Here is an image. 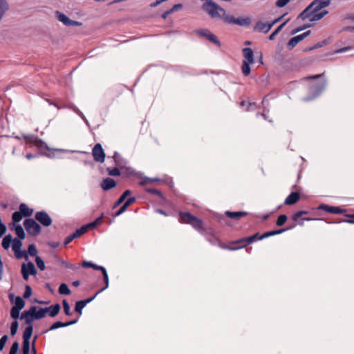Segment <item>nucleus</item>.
I'll return each mask as SVG.
<instances>
[{
	"label": "nucleus",
	"mask_w": 354,
	"mask_h": 354,
	"mask_svg": "<svg viewBox=\"0 0 354 354\" xmlns=\"http://www.w3.org/2000/svg\"><path fill=\"white\" fill-rule=\"evenodd\" d=\"M60 308L61 307L59 304L46 308H38L37 306H32L29 308L28 314L30 317L36 318V319H41L45 317L47 313L50 317H54L59 313Z\"/></svg>",
	"instance_id": "nucleus-1"
},
{
	"label": "nucleus",
	"mask_w": 354,
	"mask_h": 354,
	"mask_svg": "<svg viewBox=\"0 0 354 354\" xmlns=\"http://www.w3.org/2000/svg\"><path fill=\"white\" fill-rule=\"evenodd\" d=\"M178 221L181 223L189 224L202 234H205L202 219L195 216L189 212L180 211L178 212Z\"/></svg>",
	"instance_id": "nucleus-2"
},
{
	"label": "nucleus",
	"mask_w": 354,
	"mask_h": 354,
	"mask_svg": "<svg viewBox=\"0 0 354 354\" xmlns=\"http://www.w3.org/2000/svg\"><path fill=\"white\" fill-rule=\"evenodd\" d=\"M22 138L26 140V143H32L37 148L48 151V152H41V153L48 158H54L55 156V153L56 151H65V150L63 149H50L44 140L34 135L23 134Z\"/></svg>",
	"instance_id": "nucleus-3"
},
{
	"label": "nucleus",
	"mask_w": 354,
	"mask_h": 354,
	"mask_svg": "<svg viewBox=\"0 0 354 354\" xmlns=\"http://www.w3.org/2000/svg\"><path fill=\"white\" fill-rule=\"evenodd\" d=\"M326 86V80H322L315 83L311 84L308 87V95L304 97V102H310L320 95Z\"/></svg>",
	"instance_id": "nucleus-4"
},
{
	"label": "nucleus",
	"mask_w": 354,
	"mask_h": 354,
	"mask_svg": "<svg viewBox=\"0 0 354 354\" xmlns=\"http://www.w3.org/2000/svg\"><path fill=\"white\" fill-rule=\"evenodd\" d=\"M48 263H52L55 266H95L97 264L93 263L92 261H88L86 260L82 261L78 263H71L68 262V260H64L63 259L59 258L58 256L53 254L50 260L47 261Z\"/></svg>",
	"instance_id": "nucleus-5"
},
{
	"label": "nucleus",
	"mask_w": 354,
	"mask_h": 354,
	"mask_svg": "<svg viewBox=\"0 0 354 354\" xmlns=\"http://www.w3.org/2000/svg\"><path fill=\"white\" fill-rule=\"evenodd\" d=\"M29 310H25L21 313V319L25 321L26 324L28 326L25 328L23 333V341H30L32 334L33 327L32 323L34 320H37L36 318L30 317Z\"/></svg>",
	"instance_id": "nucleus-6"
},
{
	"label": "nucleus",
	"mask_w": 354,
	"mask_h": 354,
	"mask_svg": "<svg viewBox=\"0 0 354 354\" xmlns=\"http://www.w3.org/2000/svg\"><path fill=\"white\" fill-rule=\"evenodd\" d=\"M248 212L244 211H239V212H231L226 211L224 215L219 214L216 216V218L219 223L221 224H225L226 225H230V223L227 221L226 217L234 219L235 221H239L241 217L247 216Z\"/></svg>",
	"instance_id": "nucleus-7"
},
{
	"label": "nucleus",
	"mask_w": 354,
	"mask_h": 354,
	"mask_svg": "<svg viewBox=\"0 0 354 354\" xmlns=\"http://www.w3.org/2000/svg\"><path fill=\"white\" fill-rule=\"evenodd\" d=\"M24 226L28 235L32 236H36L41 232V225L35 218H26L24 221Z\"/></svg>",
	"instance_id": "nucleus-8"
},
{
	"label": "nucleus",
	"mask_w": 354,
	"mask_h": 354,
	"mask_svg": "<svg viewBox=\"0 0 354 354\" xmlns=\"http://www.w3.org/2000/svg\"><path fill=\"white\" fill-rule=\"evenodd\" d=\"M36 221L44 227H49L52 225L53 220L49 214L44 210L37 212L35 214Z\"/></svg>",
	"instance_id": "nucleus-9"
},
{
	"label": "nucleus",
	"mask_w": 354,
	"mask_h": 354,
	"mask_svg": "<svg viewBox=\"0 0 354 354\" xmlns=\"http://www.w3.org/2000/svg\"><path fill=\"white\" fill-rule=\"evenodd\" d=\"M194 32L201 37L206 38L209 41L216 44L217 46L220 47L221 46V43L218 39V37L214 34H213L209 30L203 28L196 30Z\"/></svg>",
	"instance_id": "nucleus-10"
},
{
	"label": "nucleus",
	"mask_w": 354,
	"mask_h": 354,
	"mask_svg": "<svg viewBox=\"0 0 354 354\" xmlns=\"http://www.w3.org/2000/svg\"><path fill=\"white\" fill-rule=\"evenodd\" d=\"M55 17L59 21L62 22L64 26L68 27L81 26L82 25V22L72 20L65 14L58 10L55 12Z\"/></svg>",
	"instance_id": "nucleus-11"
},
{
	"label": "nucleus",
	"mask_w": 354,
	"mask_h": 354,
	"mask_svg": "<svg viewBox=\"0 0 354 354\" xmlns=\"http://www.w3.org/2000/svg\"><path fill=\"white\" fill-rule=\"evenodd\" d=\"M92 156L95 161L100 163L104 162L106 154L100 143L94 145L92 149Z\"/></svg>",
	"instance_id": "nucleus-12"
},
{
	"label": "nucleus",
	"mask_w": 354,
	"mask_h": 354,
	"mask_svg": "<svg viewBox=\"0 0 354 354\" xmlns=\"http://www.w3.org/2000/svg\"><path fill=\"white\" fill-rule=\"evenodd\" d=\"M136 201V198L135 196L128 198L125 202L123 203L122 205L119 208V209L115 212L113 216L117 217L123 214L127 210V209Z\"/></svg>",
	"instance_id": "nucleus-13"
},
{
	"label": "nucleus",
	"mask_w": 354,
	"mask_h": 354,
	"mask_svg": "<svg viewBox=\"0 0 354 354\" xmlns=\"http://www.w3.org/2000/svg\"><path fill=\"white\" fill-rule=\"evenodd\" d=\"M341 207L339 206H330L329 205L322 203L318 207V209H322L330 214H339L341 212Z\"/></svg>",
	"instance_id": "nucleus-14"
},
{
	"label": "nucleus",
	"mask_w": 354,
	"mask_h": 354,
	"mask_svg": "<svg viewBox=\"0 0 354 354\" xmlns=\"http://www.w3.org/2000/svg\"><path fill=\"white\" fill-rule=\"evenodd\" d=\"M100 186L104 191L106 192L115 188L117 186V182L114 179L107 177L102 180Z\"/></svg>",
	"instance_id": "nucleus-15"
},
{
	"label": "nucleus",
	"mask_w": 354,
	"mask_h": 354,
	"mask_svg": "<svg viewBox=\"0 0 354 354\" xmlns=\"http://www.w3.org/2000/svg\"><path fill=\"white\" fill-rule=\"evenodd\" d=\"M247 246L245 238H241L231 243V245L225 248H227L230 250H236L241 248H245Z\"/></svg>",
	"instance_id": "nucleus-16"
},
{
	"label": "nucleus",
	"mask_w": 354,
	"mask_h": 354,
	"mask_svg": "<svg viewBox=\"0 0 354 354\" xmlns=\"http://www.w3.org/2000/svg\"><path fill=\"white\" fill-rule=\"evenodd\" d=\"M300 193L298 192H292L286 198L284 205H292L297 203L300 199Z\"/></svg>",
	"instance_id": "nucleus-17"
},
{
	"label": "nucleus",
	"mask_w": 354,
	"mask_h": 354,
	"mask_svg": "<svg viewBox=\"0 0 354 354\" xmlns=\"http://www.w3.org/2000/svg\"><path fill=\"white\" fill-rule=\"evenodd\" d=\"M243 55L244 57L243 62H249L251 64L254 63V52L251 48L246 47L242 50Z\"/></svg>",
	"instance_id": "nucleus-18"
},
{
	"label": "nucleus",
	"mask_w": 354,
	"mask_h": 354,
	"mask_svg": "<svg viewBox=\"0 0 354 354\" xmlns=\"http://www.w3.org/2000/svg\"><path fill=\"white\" fill-rule=\"evenodd\" d=\"M95 270H99L102 272V274H103V279L105 283V286L102 288L100 290H99L95 295L97 296L98 294L106 290L109 287V277L107 272L104 267H92Z\"/></svg>",
	"instance_id": "nucleus-19"
},
{
	"label": "nucleus",
	"mask_w": 354,
	"mask_h": 354,
	"mask_svg": "<svg viewBox=\"0 0 354 354\" xmlns=\"http://www.w3.org/2000/svg\"><path fill=\"white\" fill-rule=\"evenodd\" d=\"M19 211L24 217L29 218L33 214V209L30 208L26 203H21L19 206Z\"/></svg>",
	"instance_id": "nucleus-20"
},
{
	"label": "nucleus",
	"mask_w": 354,
	"mask_h": 354,
	"mask_svg": "<svg viewBox=\"0 0 354 354\" xmlns=\"http://www.w3.org/2000/svg\"><path fill=\"white\" fill-rule=\"evenodd\" d=\"M96 296L94 295L93 297L86 299L85 300H81L77 301L75 304V310L80 315L82 314V309L86 306V305L91 301H92Z\"/></svg>",
	"instance_id": "nucleus-21"
},
{
	"label": "nucleus",
	"mask_w": 354,
	"mask_h": 354,
	"mask_svg": "<svg viewBox=\"0 0 354 354\" xmlns=\"http://www.w3.org/2000/svg\"><path fill=\"white\" fill-rule=\"evenodd\" d=\"M77 322V319L71 320L68 322H62L58 321V322H56L54 324H53L48 330H53L57 329L59 328L66 327V326L76 324Z\"/></svg>",
	"instance_id": "nucleus-22"
},
{
	"label": "nucleus",
	"mask_w": 354,
	"mask_h": 354,
	"mask_svg": "<svg viewBox=\"0 0 354 354\" xmlns=\"http://www.w3.org/2000/svg\"><path fill=\"white\" fill-rule=\"evenodd\" d=\"M21 274L23 275V278L27 281L30 274H37L36 267H21Z\"/></svg>",
	"instance_id": "nucleus-23"
},
{
	"label": "nucleus",
	"mask_w": 354,
	"mask_h": 354,
	"mask_svg": "<svg viewBox=\"0 0 354 354\" xmlns=\"http://www.w3.org/2000/svg\"><path fill=\"white\" fill-rule=\"evenodd\" d=\"M113 158L115 166L120 167L121 169L125 167L127 161L118 153V152H114Z\"/></svg>",
	"instance_id": "nucleus-24"
},
{
	"label": "nucleus",
	"mask_w": 354,
	"mask_h": 354,
	"mask_svg": "<svg viewBox=\"0 0 354 354\" xmlns=\"http://www.w3.org/2000/svg\"><path fill=\"white\" fill-rule=\"evenodd\" d=\"M10 230H15L17 239L24 240L26 238V233L21 225L11 226Z\"/></svg>",
	"instance_id": "nucleus-25"
},
{
	"label": "nucleus",
	"mask_w": 354,
	"mask_h": 354,
	"mask_svg": "<svg viewBox=\"0 0 354 354\" xmlns=\"http://www.w3.org/2000/svg\"><path fill=\"white\" fill-rule=\"evenodd\" d=\"M131 194V191L130 189H126L118 198V199L113 204V208L115 209L118 207L122 203H124L127 198Z\"/></svg>",
	"instance_id": "nucleus-26"
},
{
	"label": "nucleus",
	"mask_w": 354,
	"mask_h": 354,
	"mask_svg": "<svg viewBox=\"0 0 354 354\" xmlns=\"http://www.w3.org/2000/svg\"><path fill=\"white\" fill-rule=\"evenodd\" d=\"M253 30L254 32H263L267 33L268 32V30H267L266 23L263 22L261 21H258L254 26L253 27Z\"/></svg>",
	"instance_id": "nucleus-27"
},
{
	"label": "nucleus",
	"mask_w": 354,
	"mask_h": 354,
	"mask_svg": "<svg viewBox=\"0 0 354 354\" xmlns=\"http://www.w3.org/2000/svg\"><path fill=\"white\" fill-rule=\"evenodd\" d=\"M104 218V213L97 217L95 221L84 225L86 227L87 230L90 229H95L102 223V218Z\"/></svg>",
	"instance_id": "nucleus-28"
},
{
	"label": "nucleus",
	"mask_w": 354,
	"mask_h": 354,
	"mask_svg": "<svg viewBox=\"0 0 354 354\" xmlns=\"http://www.w3.org/2000/svg\"><path fill=\"white\" fill-rule=\"evenodd\" d=\"M315 13L313 10L310 9V6H307L297 17V19H301L302 20H305L306 19H310L313 14Z\"/></svg>",
	"instance_id": "nucleus-29"
},
{
	"label": "nucleus",
	"mask_w": 354,
	"mask_h": 354,
	"mask_svg": "<svg viewBox=\"0 0 354 354\" xmlns=\"http://www.w3.org/2000/svg\"><path fill=\"white\" fill-rule=\"evenodd\" d=\"M303 39L300 35L295 36L290 39L287 44V47L288 48L289 50H292L297 45L298 43H299Z\"/></svg>",
	"instance_id": "nucleus-30"
},
{
	"label": "nucleus",
	"mask_w": 354,
	"mask_h": 354,
	"mask_svg": "<svg viewBox=\"0 0 354 354\" xmlns=\"http://www.w3.org/2000/svg\"><path fill=\"white\" fill-rule=\"evenodd\" d=\"M330 37H328L327 39H325L321 41H319V42L316 43L315 44H314L313 46L309 47L308 48H307L306 50V51L313 50L315 49L326 46L328 44H330Z\"/></svg>",
	"instance_id": "nucleus-31"
},
{
	"label": "nucleus",
	"mask_w": 354,
	"mask_h": 354,
	"mask_svg": "<svg viewBox=\"0 0 354 354\" xmlns=\"http://www.w3.org/2000/svg\"><path fill=\"white\" fill-rule=\"evenodd\" d=\"M12 242H13V238L12 235L10 234H7L3 238L1 243L2 247L4 250H7L10 248Z\"/></svg>",
	"instance_id": "nucleus-32"
},
{
	"label": "nucleus",
	"mask_w": 354,
	"mask_h": 354,
	"mask_svg": "<svg viewBox=\"0 0 354 354\" xmlns=\"http://www.w3.org/2000/svg\"><path fill=\"white\" fill-rule=\"evenodd\" d=\"M24 216L21 215V214L19 212V211H15L12 214V222L10 224V225H17V223H19L22 219Z\"/></svg>",
	"instance_id": "nucleus-33"
},
{
	"label": "nucleus",
	"mask_w": 354,
	"mask_h": 354,
	"mask_svg": "<svg viewBox=\"0 0 354 354\" xmlns=\"http://www.w3.org/2000/svg\"><path fill=\"white\" fill-rule=\"evenodd\" d=\"M328 13L327 10H322L319 12H315L313 14L312 17L309 19V21L311 22L317 21L322 19L325 15Z\"/></svg>",
	"instance_id": "nucleus-34"
},
{
	"label": "nucleus",
	"mask_w": 354,
	"mask_h": 354,
	"mask_svg": "<svg viewBox=\"0 0 354 354\" xmlns=\"http://www.w3.org/2000/svg\"><path fill=\"white\" fill-rule=\"evenodd\" d=\"M347 218L341 219L337 221H327L328 223H347L350 224H354V214H349L346 215Z\"/></svg>",
	"instance_id": "nucleus-35"
},
{
	"label": "nucleus",
	"mask_w": 354,
	"mask_h": 354,
	"mask_svg": "<svg viewBox=\"0 0 354 354\" xmlns=\"http://www.w3.org/2000/svg\"><path fill=\"white\" fill-rule=\"evenodd\" d=\"M247 245L257 241L262 240L259 232H256L252 236L245 237Z\"/></svg>",
	"instance_id": "nucleus-36"
},
{
	"label": "nucleus",
	"mask_w": 354,
	"mask_h": 354,
	"mask_svg": "<svg viewBox=\"0 0 354 354\" xmlns=\"http://www.w3.org/2000/svg\"><path fill=\"white\" fill-rule=\"evenodd\" d=\"M288 21V19L282 23L281 25H279L268 37V39L270 40H274L276 37V36L281 31L282 28L284 27V26L287 24Z\"/></svg>",
	"instance_id": "nucleus-37"
},
{
	"label": "nucleus",
	"mask_w": 354,
	"mask_h": 354,
	"mask_svg": "<svg viewBox=\"0 0 354 354\" xmlns=\"http://www.w3.org/2000/svg\"><path fill=\"white\" fill-rule=\"evenodd\" d=\"M162 179L159 178H149L145 177L140 183L139 185L140 186H145L149 183H156V182H163Z\"/></svg>",
	"instance_id": "nucleus-38"
},
{
	"label": "nucleus",
	"mask_w": 354,
	"mask_h": 354,
	"mask_svg": "<svg viewBox=\"0 0 354 354\" xmlns=\"http://www.w3.org/2000/svg\"><path fill=\"white\" fill-rule=\"evenodd\" d=\"M308 214H312V213L308 210H299V211H297V212L294 213L291 216V219L292 221H298L301 216H304V215H308Z\"/></svg>",
	"instance_id": "nucleus-39"
},
{
	"label": "nucleus",
	"mask_w": 354,
	"mask_h": 354,
	"mask_svg": "<svg viewBox=\"0 0 354 354\" xmlns=\"http://www.w3.org/2000/svg\"><path fill=\"white\" fill-rule=\"evenodd\" d=\"M9 9V5L6 0H0V20L3 17L5 12Z\"/></svg>",
	"instance_id": "nucleus-40"
},
{
	"label": "nucleus",
	"mask_w": 354,
	"mask_h": 354,
	"mask_svg": "<svg viewBox=\"0 0 354 354\" xmlns=\"http://www.w3.org/2000/svg\"><path fill=\"white\" fill-rule=\"evenodd\" d=\"M281 230L280 229H277L271 231H268L264 232L263 234H261V237L263 239L266 238H268L270 236H275L281 234Z\"/></svg>",
	"instance_id": "nucleus-41"
},
{
	"label": "nucleus",
	"mask_w": 354,
	"mask_h": 354,
	"mask_svg": "<svg viewBox=\"0 0 354 354\" xmlns=\"http://www.w3.org/2000/svg\"><path fill=\"white\" fill-rule=\"evenodd\" d=\"M145 191L147 193L157 195L161 200L165 199L163 194L159 189L155 188H145Z\"/></svg>",
	"instance_id": "nucleus-42"
},
{
	"label": "nucleus",
	"mask_w": 354,
	"mask_h": 354,
	"mask_svg": "<svg viewBox=\"0 0 354 354\" xmlns=\"http://www.w3.org/2000/svg\"><path fill=\"white\" fill-rule=\"evenodd\" d=\"M120 167H118V166H115V167L113 168H109V167H107L106 168V171H107V173L109 176H119L121 175V172H120Z\"/></svg>",
	"instance_id": "nucleus-43"
},
{
	"label": "nucleus",
	"mask_w": 354,
	"mask_h": 354,
	"mask_svg": "<svg viewBox=\"0 0 354 354\" xmlns=\"http://www.w3.org/2000/svg\"><path fill=\"white\" fill-rule=\"evenodd\" d=\"M251 63L243 62H242L241 71L245 76H248L250 74L251 68L250 65Z\"/></svg>",
	"instance_id": "nucleus-44"
},
{
	"label": "nucleus",
	"mask_w": 354,
	"mask_h": 354,
	"mask_svg": "<svg viewBox=\"0 0 354 354\" xmlns=\"http://www.w3.org/2000/svg\"><path fill=\"white\" fill-rule=\"evenodd\" d=\"M88 232L86 227L84 225L81 226L80 228L77 229L73 233V236L75 239L80 237L85 233Z\"/></svg>",
	"instance_id": "nucleus-45"
},
{
	"label": "nucleus",
	"mask_w": 354,
	"mask_h": 354,
	"mask_svg": "<svg viewBox=\"0 0 354 354\" xmlns=\"http://www.w3.org/2000/svg\"><path fill=\"white\" fill-rule=\"evenodd\" d=\"M14 254L16 259H25L27 261L28 259L27 252L25 250H22L21 249L17 250L16 252H14Z\"/></svg>",
	"instance_id": "nucleus-46"
},
{
	"label": "nucleus",
	"mask_w": 354,
	"mask_h": 354,
	"mask_svg": "<svg viewBox=\"0 0 354 354\" xmlns=\"http://www.w3.org/2000/svg\"><path fill=\"white\" fill-rule=\"evenodd\" d=\"M21 241L22 240L20 239H13V242H12V250L14 252L21 249L23 245Z\"/></svg>",
	"instance_id": "nucleus-47"
},
{
	"label": "nucleus",
	"mask_w": 354,
	"mask_h": 354,
	"mask_svg": "<svg viewBox=\"0 0 354 354\" xmlns=\"http://www.w3.org/2000/svg\"><path fill=\"white\" fill-rule=\"evenodd\" d=\"M288 216L286 214H280L276 221V225L278 227L283 226L287 221Z\"/></svg>",
	"instance_id": "nucleus-48"
},
{
	"label": "nucleus",
	"mask_w": 354,
	"mask_h": 354,
	"mask_svg": "<svg viewBox=\"0 0 354 354\" xmlns=\"http://www.w3.org/2000/svg\"><path fill=\"white\" fill-rule=\"evenodd\" d=\"M25 306L24 300L19 296L17 297L15 301V306L13 307L17 308L19 310H21Z\"/></svg>",
	"instance_id": "nucleus-49"
},
{
	"label": "nucleus",
	"mask_w": 354,
	"mask_h": 354,
	"mask_svg": "<svg viewBox=\"0 0 354 354\" xmlns=\"http://www.w3.org/2000/svg\"><path fill=\"white\" fill-rule=\"evenodd\" d=\"M60 295H68L71 294V290L66 283H62L58 289Z\"/></svg>",
	"instance_id": "nucleus-50"
},
{
	"label": "nucleus",
	"mask_w": 354,
	"mask_h": 354,
	"mask_svg": "<svg viewBox=\"0 0 354 354\" xmlns=\"http://www.w3.org/2000/svg\"><path fill=\"white\" fill-rule=\"evenodd\" d=\"M28 256L35 257L37 254V249L34 243L29 244L28 250L26 251Z\"/></svg>",
	"instance_id": "nucleus-51"
},
{
	"label": "nucleus",
	"mask_w": 354,
	"mask_h": 354,
	"mask_svg": "<svg viewBox=\"0 0 354 354\" xmlns=\"http://www.w3.org/2000/svg\"><path fill=\"white\" fill-rule=\"evenodd\" d=\"M319 2V0H314L308 5V6H310V9L313 10L314 12H318L322 9Z\"/></svg>",
	"instance_id": "nucleus-52"
},
{
	"label": "nucleus",
	"mask_w": 354,
	"mask_h": 354,
	"mask_svg": "<svg viewBox=\"0 0 354 354\" xmlns=\"http://www.w3.org/2000/svg\"><path fill=\"white\" fill-rule=\"evenodd\" d=\"M312 26H313V25H312V24H304V25H303V26H299V27H297V28H296L293 29V30L290 32V34H291V35H295V34H296V33H297V32H300V31H301V30H304L307 29V28H310V27H312Z\"/></svg>",
	"instance_id": "nucleus-53"
},
{
	"label": "nucleus",
	"mask_w": 354,
	"mask_h": 354,
	"mask_svg": "<svg viewBox=\"0 0 354 354\" xmlns=\"http://www.w3.org/2000/svg\"><path fill=\"white\" fill-rule=\"evenodd\" d=\"M30 341H23L22 352L23 354H30Z\"/></svg>",
	"instance_id": "nucleus-54"
},
{
	"label": "nucleus",
	"mask_w": 354,
	"mask_h": 354,
	"mask_svg": "<svg viewBox=\"0 0 354 354\" xmlns=\"http://www.w3.org/2000/svg\"><path fill=\"white\" fill-rule=\"evenodd\" d=\"M20 310H21L12 306L10 310L11 317L15 319V320L17 319L19 317Z\"/></svg>",
	"instance_id": "nucleus-55"
},
{
	"label": "nucleus",
	"mask_w": 354,
	"mask_h": 354,
	"mask_svg": "<svg viewBox=\"0 0 354 354\" xmlns=\"http://www.w3.org/2000/svg\"><path fill=\"white\" fill-rule=\"evenodd\" d=\"M62 304H63V308H64V313L68 316L71 315L72 313L71 312V308H70V306H69L68 303L67 302V301L64 299Z\"/></svg>",
	"instance_id": "nucleus-56"
},
{
	"label": "nucleus",
	"mask_w": 354,
	"mask_h": 354,
	"mask_svg": "<svg viewBox=\"0 0 354 354\" xmlns=\"http://www.w3.org/2000/svg\"><path fill=\"white\" fill-rule=\"evenodd\" d=\"M18 326H19V324H18V322H17V320L14 321L11 324L10 334H11L12 336L15 335V334L17 333V329H18Z\"/></svg>",
	"instance_id": "nucleus-57"
},
{
	"label": "nucleus",
	"mask_w": 354,
	"mask_h": 354,
	"mask_svg": "<svg viewBox=\"0 0 354 354\" xmlns=\"http://www.w3.org/2000/svg\"><path fill=\"white\" fill-rule=\"evenodd\" d=\"M19 350V343L17 342H15L12 344L9 354H17V351Z\"/></svg>",
	"instance_id": "nucleus-58"
},
{
	"label": "nucleus",
	"mask_w": 354,
	"mask_h": 354,
	"mask_svg": "<svg viewBox=\"0 0 354 354\" xmlns=\"http://www.w3.org/2000/svg\"><path fill=\"white\" fill-rule=\"evenodd\" d=\"M290 0H277L276 1V6L278 8H283L286 6Z\"/></svg>",
	"instance_id": "nucleus-59"
},
{
	"label": "nucleus",
	"mask_w": 354,
	"mask_h": 354,
	"mask_svg": "<svg viewBox=\"0 0 354 354\" xmlns=\"http://www.w3.org/2000/svg\"><path fill=\"white\" fill-rule=\"evenodd\" d=\"M32 295V288L29 286H26L25 291L24 293V297L27 299L30 297Z\"/></svg>",
	"instance_id": "nucleus-60"
},
{
	"label": "nucleus",
	"mask_w": 354,
	"mask_h": 354,
	"mask_svg": "<svg viewBox=\"0 0 354 354\" xmlns=\"http://www.w3.org/2000/svg\"><path fill=\"white\" fill-rule=\"evenodd\" d=\"M351 49H352V47L351 46L343 47V48L335 50L333 51V54L342 53L346 52V51H347L348 50H351Z\"/></svg>",
	"instance_id": "nucleus-61"
},
{
	"label": "nucleus",
	"mask_w": 354,
	"mask_h": 354,
	"mask_svg": "<svg viewBox=\"0 0 354 354\" xmlns=\"http://www.w3.org/2000/svg\"><path fill=\"white\" fill-rule=\"evenodd\" d=\"M8 340V336L6 335H3L0 339V351H2L6 344V342Z\"/></svg>",
	"instance_id": "nucleus-62"
},
{
	"label": "nucleus",
	"mask_w": 354,
	"mask_h": 354,
	"mask_svg": "<svg viewBox=\"0 0 354 354\" xmlns=\"http://www.w3.org/2000/svg\"><path fill=\"white\" fill-rule=\"evenodd\" d=\"M74 239H75V236H73V234H71L68 235V236H66L65 240H64V246H66L68 243H70Z\"/></svg>",
	"instance_id": "nucleus-63"
},
{
	"label": "nucleus",
	"mask_w": 354,
	"mask_h": 354,
	"mask_svg": "<svg viewBox=\"0 0 354 354\" xmlns=\"http://www.w3.org/2000/svg\"><path fill=\"white\" fill-rule=\"evenodd\" d=\"M183 8V4L182 3H177L172 6V8L170 9V11L171 13L176 12L180 9Z\"/></svg>",
	"instance_id": "nucleus-64"
}]
</instances>
